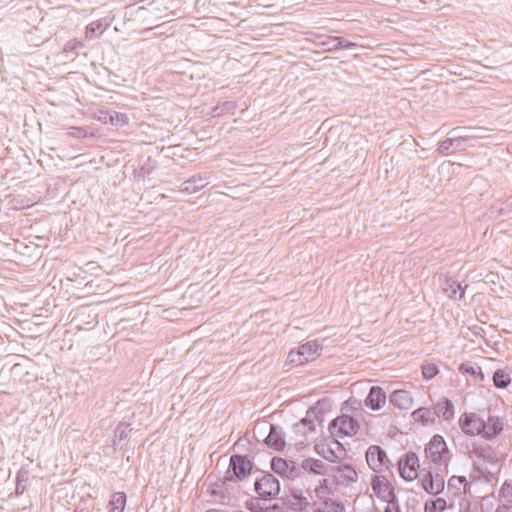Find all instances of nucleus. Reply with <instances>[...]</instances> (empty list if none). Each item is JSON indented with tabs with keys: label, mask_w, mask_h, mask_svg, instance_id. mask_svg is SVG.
I'll list each match as a JSON object with an SVG mask.
<instances>
[{
	"label": "nucleus",
	"mask_w": 512,
	"mask_h": 512,
	"mask_svg": "<svg viewBox=\"0 0 512 512\" xmlns=\"http://www.w3.org/2000/svg\"><path fill=\"white\" fill-rule=\"evenodd\" d=\"M126 505V494L115 492L109 502V512H123Z\"/></svg>",
	"instance_id": "a878e982"
},
{
	"label": "nucleus",
	"mask_w": 512,
	"mask_h": 512,
	"mask_svg": "<svg viewBox=\"0 0 512 512\" xmlns=\"http://www.w3.org/2000/svg\"><path fill=\"white\" fill-rule=\"evenodd\" d=\"M435 414L436 412H434L433 409L420 407L412 412L411 417L415 422L428 425L435 423Z\"/></svg>",
	"instance_id": "b1692460"
},
{
	"label": "nucleus",
	"mask_w": 512,
	"mask_h": 512,
	"mask_svg": "<svg viewBox=\"0 0 512 512\" xmlns=\"http://www.w3.org/2000/svg\"><path fill=\"white\" fill-rule=\"evenodd\" d=\"M132 431V427L130 423L120 422L114 432L115 438L113 440V444L115 447L119 445V443L123 440H126L129 437V433Z\"/></svg>",
	"instance_id": "bb28decb"
},
{
	"label": "nucleus",
	"mask_w": 512,
	"mask_h": 512,
	"mask_svg": "<svg viewBox=\"0 0 512 512\" xmlns=\"http://www.w3.org/2000/svg\"><path fill=\"white\" fill-rule=\"evenodd\" d=\"M205 512H228V511H224V510H220V509H209Z\"/></svg>",
	"instance_id": "603ef678"
},
{
	"label": "nucleus",
	"mask_w": 512,
	"mask_h": 512,
	"mask_svg": "<svg viewBox=\"0 0 512 512\" xmlns=\"http://www.w3.org/2000/svg\"><path fill=\"white\" fill-rule=\"evenodd\" d=\"M271 468L274 473L294 480L301 476V465L294 461H288L284 458L273 457L271 460Z\"/></svg>",
	"instance_id": "0eeeda50"
},
{
	"label": "nucleus",
	"mask_w": 512,
	"mask_h": 512,
	"mask_svg": "<svg viewBox=\"0 0 512 512\" xmlns=\"http://www.w3.org/2000/svg\"><path fill=\"white\" fill-rule=\"evenodd\" d=\"M245 507L251 512H277L280 509L277 504L264 506L259 498H250L246 501Z\"/></svg>",
	"instance_id": "393cba45"
},
{
	"label": "nucleus",
	"mask_w": 512,
	"mask_h": 512,
	"mask_svg": "<svg viewBox=\"0 0 512 512\" xmlns=\"http://www.w3.org/2000/svg\"><path fill=\"white\" fill-rule=\"evenodd\" d=\"M495 512H512V507L508 505H499Z\"/></svg>",
	"instance_id": "09e8293b"
},
{
	"label": "nucleus",
	"mask_w": 512,
	"mask_h": 512,
	"mask_svg": "<svg viewBox=\"0 0 512 512\" xmlns=\"http://www.w3.org/2000/svg\"><path fill=\"white\" fill-rule=\"evenodd\" d=\"M447 502L444 498L427 501L424 506L425 512H442L446 509Z\"/></svg>",
	"instance_id": "e433bc0d"
},
{
	"label": "nucleus",
	"mask_w": 512,
	"mask_h": 512,
	"mask_svg": "<svg viewBox=\"0 0 512 512\" xmlns=\"http://www.w3.org/2000/svg\"><path fill=\"white\" fill-rule=\"evenodd\" d=\"M68 133L74 138H87L95 136V133L86 127H71Z\"/></svg>",
	"instance_id": "ea45409f"
},
{
	"label": "nucleus",
	"mask_w": 512,
	"mask_h": 512,
	"mask_svg": "<svg viewBox=\"0 0 512 512\" xmlns=\"http://www.w3.org/2000/svg\"><path fill=\"white\" fill-rule=\"evenodd\" d=\"M385 512H401L400 508H399V505H398V500L396 501L395 505L388 503V505H387V507L385 509Z\"/></svg>",
	"instance_id": "de8ad7c7"
},
{
	"label": "nucleus",
	"mask_w": 512,
	"mask_h": 512,
	"mask_svg": "<svg viewBox=\"0 0 512 512\" xmlns=\"http://www.w3.org/2000/svg\"><path fill=\"white\" fill-rule=\"evenodd\" d=\"M111 111L107 109H98L94 112L93 118L103 124H108L110 121Z\"/></svg>",
	"instance_id": "c03bdc74"
},
{
	"label": "nucleus",
	"mask_w": 512,
	"mask_h": 512,
	"mask_svg": "<svg viewBox=\"0 0 512 512\" xmlns=\"http://www.w3.org/2000/svg\"><path fill=\"white\" fill-rule=\"evenodd\" d=\"M366 461L368 466L375 472L389 469V458L385 450L378 445H372L367 449Z\"/></svg>",
	"instance_id": "423d86ee"
},
{
	"label": "nucleus",
	"mask_w": 512,
	"mask_h": 512,
	"mask_svg": "<svg viewBox=\"0 0 512 512\" xmlns=\"http://www.w3.org/2000/svg\"><path fill=\"white\" fill-rule=\"evenodd\" d=\"M339 43H341V41L339 40V37L327 36L323 41L320 42V45L326 51H336L339 49Z\"/></svg>",
	"instance_id": "58836bf2"
},
{
	"label": "nucleus",
	"mask_w": 512,
	"mask_h": 512,
	"mask_svg": "<svg viewBox=\"0 0 512 512\" xmlns=\"http://www.w3.org/2000/svg\"><path fill=\"white\" fill-rule=\"evenodd\" d=\"M421 486L422 488L429 494L437 495L441 493L444 489V479L443 477L436 473L426 472L421 478Z\"/></svg>",
	"instance_id": "f8f14e48"
},
{
	"label": "nucleus",
	"mask_w": 512,
	"mask_h": 512,
	"mask_svg": "<svg viewBox=\"0 0 512 512\" xmlns=\"http://www.w3.org/2000/svg\"><path fill=\"white\" fill-rule=\"evenodd\" d=\"M314 512H325V507L324 508H317L314 510Z\"/></svg>",
	"instance_id": "864d4df0"
},
{
	"label": "nucleus",
	"mask_w": 512,
	"mask_h": 512,
	"mask_svg": "<svg viewBox=\"0 0 512 512\" xmlns=\"http://www.w3.org/2000/svg\"><path fill=\"white\" fill-rule=\"evenodd\" d=\"M264 443L276 451H282L286 445L285 432L282 427L277 424H270V430L264 439Z\"/></svg>",
	"instance_id": "ddd939ff"
},
{
	"label": "nucleus",
	"mask_w": 512,
	"mask_h": 512,
	"mask_svg": "<svg viewBox=\"0 0 512 512\" xmlns=\"http://www.w3.org/2000/svg\"><path fill=\"white\" fill-rule=\"evenodd\" d=\"M327 466L323 461L314 458H306L301 463V472L306 471L315 475H325Z\"/></svg>",
	"instance_id": "4be33fe9"
},
{
	"label": "nucleus",
	"mask_w": 512,
	"mask_h": 512,
	"mask_svg": "<svg viewBox=\"0 0 512 512\" xmlns=\"http://www.w3.org/2000/svg\"><path fill=\"white\" fill-rule=\"evenodd\" d=\"M425 455L431 462L447 467L451 455L443 436L436 434L431 438L425 448Z\"/></svg>",
	"instance_id": "7ed1b4c3"
},
{
	"label": "nucleus",
	"mask_w": 512,
	"mask_h": 512,
	"mask_svg": "<svg viewBox=\"0 0 512 512\" xmlns=\"http://www.w3.org/2000/svg\"><path fill=\"white\" fill-rule=\"evenodd\" d=\"M458 129H459V128H456L455 130H458ZM462 129H463V130H466L467 128H466V127H463Z\"/></svg>",
	"instance_id": "5fc2aeb1"
},
{
	"label": "nucleus",
	"mask_w": 512,
	"mask_h": 512,
	"mask_svg": "<svg viewBox=\"0 0 512 512\" xmlns=\"http://www.w3.org/2000/svg\"><path fill=\"white\" fill-rule=\"evenodd\" d=\"M294 430L297 434L306 436L310 432H313L315 430L314 421L309 419L308 417H305L300 422L294 425Z\"/></svg>",
	"instance_id": "72a5a7b5"
},
{
	"label": "nucleus",
	"mask_w": 512,
	"mask_h": 512,
	"mask_svg": "<svg viewBox=\"0 0 512 512\" xmlns=\"http://www.w3.org/2000/svg\"><path fill=\"white\" fill-rule=\"evenodd\" d=\"M459 427L461 431L468 436H476L483 434L484 419L481 418L477 413H463L459 418Z\"/></svg>",
	"instance_id": "39448f33"
},
{
	"label": "nucleus",
	"mask_w": 512,
	"mask_h": 512,
	"mask_svg": "<svg viewBox=\"0 0 512 512\" xmlns=\"http://www.w3.org/2000/svg\"><path fill=\"white\" fill-rule=\"evenodd\" d=\"M325 512H345V508L339 502L326 499L324 500Z\"/></svg>",
	"instance_id": "79ce46f5"
},
{
	"label": "nucleus",
	"mask_w": 512,
	"mask_h": 512,
	"mask_svg": "<svg viewBox=\"0 0 512 512\" xmlns=\"http://www.w3.org/2000/svg\"><path fill=\"white\" fill-rule=\"evenodd\" d=\"M314 492L318 499H320V500L326 499V497L330 494V490L328 487V480L321 479L319 481V484L315 487Z\"/></svg>",
	"instance_id": "a19ab883"
},
{
	"label": "nucleus",
	"mask_w": 512,
	"mask_h": 512,
	"mask_svg": "<svg viewBox=\"0 0 512 512\" xmlns=\"http://www.w3.org/2000/svg\"><path fill=\"white\" fill-rule=\"evenodd\" d=\"M323 347L316 340L308 341L300 345L297 350H291L287 356V361L295 365H304L314 361L321 355Z\"/></svg>",
	"instance_id": "f03ea898"
},
{
	"label": "nucleus",
	"mask_w": 512,
	"mask_h": 512,
	"mask_svg": "<svg viewBox=\"0 0 512 512\" xmlns=\"http://www.w3.org/2000/svg\"><path fill=\"white\" fill-rule=\"evenodd\" d=\"M255 491L260 497H274L280 492V483L271 473H265L255 481Z\"/></svg>",
	"instance_id": "1a4fd4ad"
},
{
	"label": "nucleus",
	"mask_w": 512,
	"mask_h": 512,
	"mask_svg": "<svg viewBox=\"0 0 512 512\" xmlns=\"http://www.w3.org/2000/svg\"><path fill=\"white\" fill-rule=\"evenodd\" d=\"M466 287L467 285L462 287V285L457 280L451 277L446 278L442 284V290L444 294L451 299L461 300L464 296Z\"/></svg>",
	"instance_id": "6ab92c4d"
},
{
	"label": "nucleus",
	"mask_w": 512,
	"mask_h": 512,
	"mask_svg": "<svg viewBox=\"0 0 512 512\" xmlns=\"http://www.w3.org/2000/svg\"><path fill=\"white\" fill-rule=\"evenodd\" d=\"M374 494L382 501L389 504H396L397 496L394 489L384 476H374L371 482Z\"/></svg>",
	"instance_id": "9d476101"
},
{
	"label": "nucleus",
	"mask_w": 512,
	"mask_h": 512,
	"mask_svg": "<svg viewBox=\"0 0 512 512\" xmlns=\"http://www.w3.org/2000/svg\"><path fill=\"white\" fill-rule=\"evenodd\" d=\"M493 384L496 388L505 389L511 383L510 375L503 369H498L493 374Z\"/></svg>",
	"instance_id": "c85d7f7f"
},
{
	"label": "nucleus",
	"mask_w": 512,
	"mask_h": 512,
	"mask_svg": "<svg viewBox=\"0 0 512 512\" xmlns=\"http://www.w3.org/2000/svg\"><path fill=\"white\" fill-rule=\"evenodd\" d=\"M315 451L318 455L329 462H335L338 459L336 452L326 444L319 443L315 445Z\"/></svg>",
	"instance_id": "2f4dec72"
},
{
	"label": "nucleus",
	"mask_w": 512,
	"mask_h": 512,
	"mask_svg": "<svg viewBox=\"0 0 512 512\" xmlns=\"http://www.w3.org/2000/svg\"><path fill=\"white\" fill-rule=\"evenodd\" d=\"M211 494L214 495V496H219L221 498H225L226 497L223 489H212Z\"/></svg>",
	"instance_id": "8fccbe9b"
},
{
	"label": "nucleus",
	"mask_w": 512,
	"mask_h": 512,
	"mask_svg": "<svg viewBox=\"0 0 512 512\" xmlns=\"http://www.w3.org/2000/svg\"><path fill=\"white\" fill-rule=\"evenodd\" d=\"M109 26L110 22L106 19L95 20L86 27V34L90 35V37L96 33L100 35L107 30Z\"/></svg>",
	"instance_id": "7c9ffc66"
},
{
	"label": "nucleus",
	"mask_w": 512,
	"mask_h": 512,
	"mask_svg": "<svg viewBox=\"0 0 512 512\" xmlns=\"http://www.w3.org/2000/svg\"><path fill=\"white\" fill-rule=\"evenodd\" d=\"M419 459L416 453L407 452L398 462L401 477L406 481H413L418 477Z\"/></svg>",
	"instance_id": "6e6552de"
},
{
	"label": "nucleus",
	"mask_w": 512,
	"mask_h": 512,
	"mask_svg": "<svg viewBox=\"0 0 512 512\" xmlns=\"http://www.w3.org/2000/svg\"><path fill=\"white\" fill-rule=\"evenodd\" d=\"M358 474L356 470L349 464L339 466L334 474V480L337 484L348 486L356 482Z\"/></svg>",
	"instance_id": "f3484780"
},
{
	"label": "nucleus",
	"mask_w": 512,
	"mask_h": 512,
	"mask_svg": "<svg viewBox=\"0 0 512 512\" xmlns=\"http://www.w3.org/2000/svg\"><path fill=\"white\" fill-rule=\"evenodd\" d=\"M492 212L498 216H507L512 212V195L504 202H497L492 207Z\"/></svg>",
	"instance_id": "473e14b6"
},
{
	"label": "nucleus",
	"mask_w": 512,
	"mask_h": 512,
	"mask_svg": "<svg viewBox=\"0 0 512 512\" xmlns=\"http://www.w3.org/2000/svg\"><path fill=\"white\" fill-rule=\"evenodd\" d=\"M465 142H461V143H454V146H453V150L454 151H457V150H464L465 149Z\"/></svg>",
	"instance_id": "3c124183"
},
{
	"label": "nucleus",
	"mask_w": 512,
	"mask_h": 512,
	"mask_svg": "<svg viewBox=\"0 0 512 512\" xmlns=\"http://www.w3.org/2000/svg\"><path fill=\"white\" fill-rule=\"evenodd\" d=\"M458 370L462 374H468L474 381L483 382L485 380V375L481 367L473 362L467 361L461 363Z\"/></svg>",
	"instance_id": "5701e85b"
},
{
	"label": "nucleus",
	"mask_w": 512,
	"mask_h": 512,
	"mask_svg": "<svg viewBox=\"0 0 512 512\" xmlns=\"http://www.w3.org/2000/svg\"><path fill=\"white\" fill-rule=\"evenodd\" d=\"M483 136L482 135H479V134H472V135H465V136H458V137H449L445 140H443L438 148H437V152L439 154H447V153H450V152H453V146H454V143H461V142H466L468 139L470 138H482Z\"/></svg>",
	"instance_id": "412c9836"
},
{
	"label": "nucleus",
	"mask_w": 512,
	"mask_h": 512,
	"mask_svg": "<svg viewBox=\"0 0 512 512\" xmlns=\"http://www.w3.org/2000/svg\"><path fill=\"white\" fill-rule=\"evenodd\" d=\"M438 374V368L434 364H426L422 366V375L425 379L431 380Z\"/></svg>",
	"instance_id": "37998d69"
},
{
	"label": "nucleus",
	"mask_w": 512,
	"mask_h": 512,
	"mask_svg": "<svg viewBox=\"0 0 512 512\" xmlns=\"http://www.w3.org/2000/svg\"><path fill=\"white\" fill-rule=\"evenodd\" d=\"M436 412L435 417H442L443 420L450 422L454 418V405L448 398L440 399L433 408Z\"/></svg>",
	"instance_id": "aec40b11"
},
{
	"label": "nucleus",
	"mask_w": 512,
	"mask_h": 512,
	"mask_svg": "<svg viewBox=\"0 0 512 512\" xmlns=\"http://www.w3.org/2000/svg\"><path fill=\"white\" fill-rule=\"evenodd\" d=\"M28 481H29V472L26 470H20L16 476L15 492L17 495H22L25 492V490L27 488Z\"/></svg>",
	"instance_id": "f704fd0d"
},
{
	"label": "nucleus",
	"mask_w": 512,
	"mask_h": 512,
	"mask_svg": "<svg viewBox=\"0 0 512 512\" xmlns=\"http://www.w3.org/2000/svg\"><path fill=\"white\" fill-rule=\"evenodd\" d=\"M83 46L82 42H80L79 40L77 39H72V40H69L63 47V52L64 53H71L75 50H77L78 48H81Z\"/></svg>",
	"instance_id": "a18cd8bd"
},
{
	"label": "nucleus",
	"mask_w": 512,
	"mask_h": 512,
	"mask_svg": "<svg viewBox=\"0 0 512 512\" xmlns=\"http://www.w3.org/2000/svg\"><path fill=\"white\" fill-rule=\"evenodd\" d=\"M468 482L464 476H452L448 480V489L455 490L454 495H460L466 492Z\"/></svg>",
	"instance_id": "cd10ccee"
},
{
	"label": "nucleus",
	"mask_w": 512,
	"mask_h": 512,
	"mask_svg": "<svg viewBox=\"0 0 512 512\" xmlns=\"http://www.w3.org/2000/svg\"><path fill=\"white\" fill-rule=\"evenodd\" d=\"M292 497L295 500V502L291 503V506L294 510L303 511L306 510L309 506L307 498L303 496L300 490L293 491Z\"/></svg>",
	"instance_id": "c9c22d12"
},
{
	"label": "nucleus",
	"mask_w": 512,
	"mask_h": 512,
	"mask_svg": "<svg viewBox=\"0 0 512 512\" xmlns=\"http://www.w3.org/2000/svg\"><path fill=\"white\" fill-rule=\"evenodd\" d=\"M465 453L472 461L477 459L483 462H491L494 458V451L491 446L477 442H471L470 445H466Z\"/></svg>",
	"instance_id": "9b49d317"
},
{
	"label": "nucleus",
	"mask_w": 512,
	"mask_h": 512,
	"mask_svg": "<svg viewBox=\"0 0 512 512\" xmlns=\"http://www.w3.org/2000/svg\"><path fill=\"white\" fill-rule=\"evenodd\" d=\"M254 464L245 455L233 454L229 460V466L224 481H242L247 478L253 469Z\"/></svg>",
	"instance_id": "f257e3e1"
},
{
	"label": "nucleus",
	"mask_w": 512,
	"mask_h": 512,
	"mask_svg": "<svg viewBox=\"0 0 512 512\" xmlns=\"http://www.w3.org/2000/svg\"><path fill=\"white\" fill-rule=\"evenodd\" d=\"M210 183V177L207 175H193L188 180L184 181L179 190L183 193H196L206 187Z\"/></svg>",
	"instance_id": "2eb2a0df"
},
{
	"label": "nucleus",
	"mask_w": 512,
	"mask_h": 512,
	"mask_svg": "<svg viewBox=\"0 0 512 512\" xmlns=\"http://www.w3.org/2000/svg\"><path fill=\"white\" fill-rule=\"evenodd\" d=\"M359 428L358 421L347 414L336 417L329 424L331 435L337 438L354 436L357 434Z\"/></svg>",
	"instance_id": "20e7f679"
},
{
	"label": "nucleus",
	"mask_w": 512,
	"mask_h": 512,
	"mask_svg": "<svg viewBox=\"0 0 512 512\" xmlns=\"http://www.w3.org/2000/svg\"><path fill=\"white\" fill-rule=\"evenodd\" d=\"M387 400L386 392L379 386H372L365 399V405L373 411L381 409Z\"/></svg>",
	"instance_id": "4468645a"
},
{
	"label": "nucleus",
	"mask_w": 512,
	"mask_h": 512,
	"mask_svg": "<svg viewBox=\"0 0 512 512\" xmlns=\"http://www.w3.org/2000/svg\"><path fill=\"white\" fill-rule=\"evenodd\" d=\"M484 425L482 437L492 440L502 432L504 422L501 417L489 415L487 420H484Z\"/></svg>",
	"instance_id": "dca6fc26"
},
{
	"label": "nucleus",
	"mask_w": 512,
	"mask_h": 512,
	"mask_svg": "<svg viewBox=\"0 0 512 512\" xmlns=\"http://www.w3.org/2000/svg\"><path fill=\"white\" fill-rule=\"evenodd\" d=\"M389 402L400 410H408L413 406V397L406 390H395L389 396Z\"/></svg>",
	"instance_id": "a211bd4d"
},
{
	"label": "nucleus",
	"mask_w": 512,
	"mask_h": 512,
	"mask_svg": "<svg viewBox=\"0 0 512 512\" xmlns=\"http://www.w3.org/2000/svg\"><path fill=\"white\" fill-rule=\"evenodd\" d=\"M339 40L341 41V43H339V49H351L358 46L356 43L351 42L344 37H339Z\"/></svg>",
	"instance_id": "49530a36"
},
{
	"label": "nucleus",
	"mask_w": 512,
	"mask_h": 512,
	"mask_svg": "<svg viewBox=\"0 0 512 512\" xmlns=\"http://www.w3.org/2000/svg\"><path fill=\"white\" fill-rule=\"evenodd\" d=\"M129 122V118L125 113L111 111L109 124L113 126H124Z\"/></svg>",
	"instance_id": "4c0bfd02"
},
{
	"label": "nucleus",
	"mask_w": 512,
	"mask_h": 512,
	"mask_svg": "<svg viewBox=\"0 0 512 512\" xmlns=\"http://www.w3.org/2000/svg\"><path fill=\"white\" fill-rule=\"evenodd\" d=\"M237 108V103L235 101H225L223 103H219L213 108L212 116L219 117L225 114H233Z\"/></svg>",
	"instance_id": "c756f323"
}]
</instances>
